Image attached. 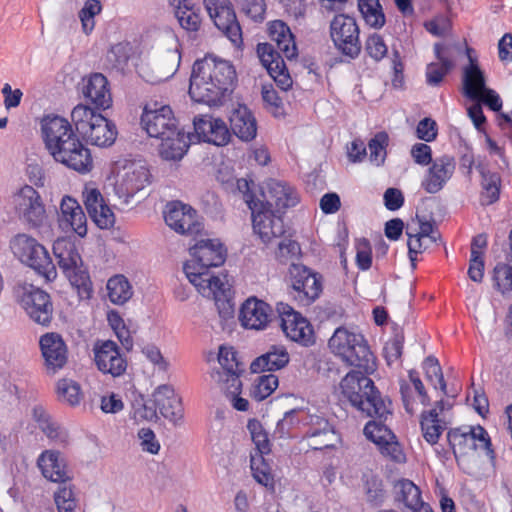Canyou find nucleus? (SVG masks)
<instances>
[{
  "mask_svg": "<svg viewBox=\"0 0 512 512\" xmlns=\"http://www.w3.org/2000/svg\"><path fill=\"white\" fill-rule=\"evenodd\" d=\"M58 227L64 233H74L79 237L87 234V218L76 199L64 196L60 202L58 213Z\"/></svg>",
  "mask_w": 512,
  "mask_h": 512,
  "instance_id": "393cba45",
  "label": "nucleus"
},
{
  "mask_svg": "<svg viewBox=\"0 0 512 512\" xmlns=\"http://www.w3.org/2000/svg\"><path fill=\"white\" fill-rule=\"evenodd\" d=\"M39 345L48 374H55L66 365L68 349L60 334L49 332L42 335Z\"/></svg>",
  "mask_w": 512,
  "mask_h": 512,
  "instance_id": "b1692460",
  "label": "nucleus"
},
{
  "mask_svg": "<svg viewBox=\"0 0 512 512\" xmlns=\"http://www.w3.org/2000/svg\"><path fill=\"white\" fill-rule=\"evenodd\" d=\"M263 197L270 209L275 206L277 209L293 207L299 202V196L296 190L281 180L269 179L265 183Z\"/></svg>",
  "mask_w": 512,
  "mask_h": 512,
  "instance_id": "7c9ffc66",
  "label": "nucleus"
},
{
  "mask_svg": "<svg viewBox=\"0 0 512 512\" xmlns=\"http://www.w3.org/2000/svg\"><path fill=\"white\" fill-rule=\"evenodd\" d=\"M367 54L375 61H381L388 53L383 37L377 33L369 35L365 42Z\"/></svg>",
  "mask_w": 512,
  "mask_h": 512,
  "instance_id": "680f3d73",
  "label": "nucleus"
},
{
  "mask_svg": "<svg viewBox=\"0 0 512 512\" xmlns=\"http://www.w3.org/2000/svg\"><path fill=\"white\" fill-rule=\"evenodd\" d=\"M83 198L89 216L99 228L107 229L114 225V213L98 189L85 186Z\"/></svg>",
  "mask_w": 512,
  "mask_h": 512,
  "instance_id": "c85d7f7f",
  "label": "nucleus"
},
{
  "mask_svg": "<svg viewBox=\"0 0 512 512\" xmlns=\"http://www.w3.org/2000/svg\"><path fill=\"white\" fill-rule=\"evenodd\" d=\"M262 98L274 116H279L283 113L282 101L272 86H263Z\"/></svg>",
  "mask_w": 512,
  "mask_h": 512,
  "instance_id": "69168bd1",
  "label": "nucleus"
},
{
  "mask_svg": "<svg viewBox=\"0 0 512 512\" xmlns=\"http://www.w3.org/2000/svg\"><path fill=\"white\" fill-rule=\"evenodd\" d=\"M358 9L365 23L371 28L380 29L385 24V15L379 0H358Z\"/></svg>",
  "mask_w": 512,
  "mask_h": 512,
  "instance_id": "a18cd8bd",
  "label": "nucleus"
},
{
  "mask_svg": "<svg viewBox=\"0 0 512 512\" xmlns=\"http://www.w3.org/2000/svg\"><path fill=\"white\" fill-rule=\"evenodd\" d=\"M150 171L145 162L125 161L118 171L114 190L122 203L128 204L136 193L150 183Z\"/></svg>",
  "mask_w": 512,
  "mask_h": 512,
  "instance_id": "2eb2a0df",
  "label": "nucleus"
},
{
  "mask_svg": "<svg viewBox=\"0 0 512 512\" xmlns=\"http://www.w3.org/2000/svg\"><path fill=\"white\" fill-rule=\"evenodd\" d=\"M389 143V136L386 132H378L368 142L369 161L379 167L381 166L387 156V146Z\"/></svg>",
  "mask_w": 512,
  "mask_h": 512,
  "instance_id": "864d4df0",
  "label": "nucleus"
},
{
  "mask_svg": "<svg viewBox=\"0 0 512 512\" xmlns=\"http://www.w3.org/2000/svg\"><path fill=\"white\" fill-rule=\"evenodd\" d=\"M193 124L199 139L204 142L216 146H224L230 140L229 129L226 123L220 118L200 115L194 118Z\"/></svg>",
  "mask_w": 512,
  "mask_h": 512,
  "instance_id": "cd10ccee",
  "label": "nucleus"
},
{
  "mask_svg": "<svg viewBox=\"0 0 512 512\" xmlns=\"http://www.w3.org/2000/svg\"><path fill=\"white\" fill-rule=\"evenodd\" d=\"M279 380L274 374L259 376L253 383L250 395L256 401H262L269 397L278 387Z\"/></svg>",
  "mask_w": 512,
  "mask_h": 512,
  "instance_id": "603ef678",
  "label": "nucleus"
},
{
  "mask_svg": "<svg viewBox=\"0 0 512 512\" xmlns=\"http://www.w3.org/2000/svg\"><path fill=\"white\" fill-rule=\"evenodd\" d=\"M164 220L172 230L183 235L197 234L202 228L196 210L179 201L166 205Z\"/></svg>",
  "mask_w": 512,
  "mask_h": 512,
  "instance_id": "4be33fe9",
  "label": "nucleus"
},
{
  "mask_svg": "<svg viewBox=\"0 0 512 512\" xmlns=\"http://www.w3.org/2000/svg\"><path fill=\"white\" fill-rule=\"evenodd\" d=\"M311 424L317 425V428H309L306 432L308 446L314 450H320L330 446V434L332 429L327 420L322 417H311Z\"/></svg>",
  "mask_w": 512,
  "mask_h": 512,
  "instance_id": "79ce46f5",
  "label": "nucleus"
},
{
  "mask_svg": "<svg viewBox=\"0 0 512 512\" xmlns=\"http://www.w3.org/2000/svg\"><path fill=\"white\" fill-rule=\"evenodd\" d=\"M289 274L294 297L299 302L308 305L319 297L322 284L316 273L303 265L292 264Z\"/></svg>",
  "mask_w": 512,
  "mask_h": 512,
  "instance_id": "412c9836",
  "label": "nucleus"
},
{
  "mask_svg": "<svg viewBox=\"0 0 512 512\" xmlns=\"http://www.w3.org/2000/svg\"><path fill=\"white\" fill-rule=\"evenodd\" d=\"M178 48L168 49L151 62H141L137 67L140 77L148 83L158 84L171 78L180 66Z\"/></svg>",
  "mask_w": 512,
  "mask_h": 512,
  "instance_id": "6ab92c4d",
  "label": "nucleus"
},
{
  "mask_svg": "<svg viewBox=\"0 0 512 512\" xmlns=\"http://www.w3.org/2000/svg\"><path fill=\"white\" fill-rule=\"evenodd\" d=\"M71 120L76 131L91 145L105 148L116 141V125L87 105H76L71 112Z\"/></svg>",
  "mask_w": 512,
  "mask_h": 512,
  "instance_id": "0eeeda50",
  "label": "nucleus"
},
{
  "mask_svg": "<svg viewBox=\"0 0 512 512\" xmlns=\"http://www.w3.org/2000/svg\"><path fill=\"white\" fill-rule=\"evenodd\" d=\"M247 429L249 430L251 439L255 444V451L253 453H261L262 455L269 454L270 442L268 434L264 430L262 424L258 420L252 419L248 421Z\"/></svg>",
  "mask_w": 512,
  "mask_h": 512,
  "instance_id": "5fc2aeb1",
  "label": "nucleus"
},
{
  "mask_svg": "<svg viewBox=\"0 0 512 512\" xmlns=\"http://www.w3.org/2000/svg\"><path fill=\"white\" fill-rule=\"evenodd\" d=\"M152 402L160 414L173 423H178L183 418L181 399L175 394L171 385L158 386L152 394Z\"/></svg>",
  "mask_w": 512,
  "mask_h": 512,
  "instance_id": "c756f323",
  "label": "nucleus"
},
{
  "mask_svg": "<svg viewBox=\"0 0 512 512\" xmlns=\"http://www.w3.org/2000/svg\"><path fill=\"white\" fill-rule=\"evenodd\" d=\"M230 126L233 133L243 141H251L256 137L257 124L251 111L239 105L230 116Z\"/></svg>",
  "mask_w": 512,
  "mask_h": 512,
  "instance_id": "c9c22d12",
  "label": "nucleus"
},
{
  "mask_svg": "<svg viewBox=\"0 0 512 512\" xmlns=\"http://www.w3.org/2000/svg\"><path fill=\"white\" fill-rule=\"evenodd\" d=\"M14 293L18 304L35 323L47 326L51 322L53 307L49 294L26 283L17 285Z\"/></svg>",
  "mask_w": 512,
  "mask_h": 512,
  "instance_id": "f8f14e48",
  "label": "nucleus"
},
{
  "mask_svg": "<svg viewBox=\"0 0 512 512\" xmlns=\"http://www.w3.org/2000/svg\"><path fill=\"white\" fill-rule=\"evenodd\" d=\"M14 212L30 228H39L47 219L46 207L40 193L31 185H24L12 196Z\"/></svg>",
  "mask_w": 512,
  "mask_h": 512,
  "instance_id": "9b49d317",
  "label": "nucleus"
},
{
  "mask_svg": "<svg viewBox=\"0 0 512 512\" xmlns=\"http://www.w3.org/2000/svg\"><path fill=\"white\" fill-rule=\"evenodd\" d=\"M272 307L256 297L248 298L241 306L239 321L246 329L264 330L272 320Z\"/></svg>",
  "mask_w": 512,
  "mask_h": 512,
  "instance_id": "a878e982",
  "label": "nucleus"
},
{
  "mask_svg": "<svg viewBox=\"0 0 512 512\" xmlns=\"http://www.w3.org/2000/svg\"><path fill=\"white\" fill-rule=\"evenodd\" d=\"M455 167L456 163L453 157L449 155L437 157L431 162V166L422 180V188L430 194L439 192L451 179Z\"/></svg>",
  "mask_w": 512,
  "mask_h": 512,
  "instance_id": "bb28decb",
  "label": "nucleus"
},
{
  "mask_svg": "<svg viewBox=\"0 0 512 512\" xmlns=\"http://www.w3.org/2000/svg\"><path fill=\"white\" fill-rule=\"evenodd\" d=\"M138 439L142 451L153 455L158 454L160 450V443L153 430L150 428H141L138 431Z\"/></svg>",
  "mask_w": 512,
  "mask_h": 512,
  "instance_id": "0e129e2a",
  "label": "nucleus"
},
{
  "mask_svg": "<svg viewBox=\"0 0 512 512\" xmlns=\"http://www.w3.org/2000/svg\"><path fill=\"white\" fill-rule=\"evenodd\" d=\"M141 123L150 137L160 138L175 134L176 119L169 105L151 101L146 104Z\"/></svg>",
  "mask_w": 512,
  "mask_h": 512,
  "instance_id": "a211bd4d",
  "label": "nucleus"
},
{
  "mask_svg": "<svg viewBox=\"0 0 512 512\" xmlns=\"http://www.w3.org/2000/svg\"><path fill=\"white\" fill-rule=\"evenodd\" d=\"M102 11V4L99 0H86L83 7L78 12L82 31L89 35L93 32L96 25V16Z\"/></svg>",
  "mask_w": 512,
  "mask_h": 512,
  "instance_id": "3c124183",
  "label": "nucleus"
},
{
  "mask_svg": "<svg viewBox=\"0 0 512 512\" xmlns=\"http://www.w3.org/2000/svg\"><path fill=\"white\" fill-rule=\"evenodd\" d=\"M439 411L444 410V401L436 403V407L421 414V430L424 439L431 445L438 442L441 434L446 429L447 423L439 417Z\"/></svg>",
  "mask_w": 512,
  "mask_h": 512,
  "instance_id": "e433bc0d",
  "label": "nucleus"
},
{
  "mask_svg": "<svg viewBox=\"0 0 512 512\" xmlns=\"http://www.w3.org/2000/svg\"><path fill=\"white\" fill-rule=\"evenodd\" d=\"M83 95L97 108L108 109L112 105V96L106 77L95 73L84 80Z\"/></svg>",
  "mask_w": 512,
  "mask_h": 512,
  "instance_id": "f704fd0d",
  "label": "nucleus"
},
{
  "mask_svg": "<svg viewBox=\"0 0 512 512\" xmlns=\"http://www.w3.org/2000/svg\"><path fill=\"white\" fill-rule=\"evenodd\" d=\"M290 357L287 349L282 345L272 346L266 353L257 357L251 363V371L259 373L265 370L274 371L284 368L289 363Z\"/></svg>",
  "mask_w": 512,
  "mask_h": 512,
  "instance_id": "4c0bfd02",
  "label": "nucleus"
},
{
  "mask_svg": "<svg viewBox=\"0 0 512 512\" xmlns=\"http://www.w3.org/2000/svg\"><path fill=\"white\" fill-rule=\"evenodd\" d=\"M93 351L96 366L102 373L118 377L126 371L127 361L114 341H98Z\"/></svg>",
  "mask_w": 512,
  "mask_h": 512,
  "instance_id": "5701e85b",
  "label": "nucleus"
},
{
  "mask_svg": "<svg viewBox=\"0 0 512 512\" xmlns=\"http://www.w3.org/2000/svg\"><path fill=\"white\" fill-rule=\"evenodd\" d=\"M109 300L116 305L125 304L133 295V289L124 275L112 276L106 285Z\"/></svg>",
  "mask_w": 512,
  "mask_h": 512,
  "instance_id": "c03bdc74",
  "label": "nucleus"
},
{
  "mask_svg": "<svg viewBox=\"0 0 512 512\" xmlns=\"http://www.w3.org/2000/svg\"><path fill=\"white\" fill-rule=\"evenodd\" d=\"M330 37L335 48L344 56L355 59L361 52L360 30L355 18L337 14L330 22Z\"/></svg>",
  "mask_w": 512,
  "mask_h": 512,
  "instance_id": "ddd939ff",
  "label": "nucleus"
},
{
  "mask_svg": "<svg viewBox=\"0 0 512 512\" xmlns=\"http://www.w3.org/2000/svg\"><path fill=\"white\" fill-rule=\"evenodd\" d=\"M395 498L410 511L425 504L420 488L409 479H400L394 485Z\"/></svg>",
  "mask_w": 512,
  "mask_h": 512,
  "instance_id": "a19ab883",
  "label": "nucleus"
},
{
  "mask_svg": "<svg viewBox=\"0 0 512 512\" xmlns=\"http://www.w3.org/2000/svg\"><path fill=\"white\" fill-rule=\"evenodd\" d=\"M56 391L58 399L70 406L79 405L83 399L80 385L71 379H60Z\"/></svg>",
  "mask_w": 512,
  "mask_h": 512,
  "instance_id": "09e8293b",
  "label": "nucleus"
},
{
  "mask_svg": "<svg viewBox=\"0 0 512 512\" xmlns=\"http://www.w3.org/2000/svg\"><path fill=\"white\" fill-rule=\"evenodd\" d=\"M411 230L412 225H408L406 229V234L408 236V253L412 268L415 269L417 254L424 252L431 244L435 243L437 240L430 237L415 236Z\"/></svg>",
  "mask_w": 512,
  "mask_h": 512,
  "instance_id": "6e6d98bb",
  "label": "nucleus"
},
{
  "mask_svg": "<svg viewBox=\"0 0 512 512\" xmlns=\"http://www.w3.org/2000/svg\"><path fill=\"white\" fill-rule=\"evenodd\" d=\"M268 30L270 39L276 43L278 51L271 44L260 43L257 46V54L277 86L287 91L292 85V79L280 53L291 60L297 56V46L290 28L284 22L273 21L269 24Z\"/></svg>",
  "mask_w": 512,
  "mask_h": 512,
  "instance_id": "20e7f679",
  "label": "nucleus"
},
{
  "mask_svg": "<svg viewBox=\"0 0 512 512\" xmlns=\"http://www.w3.org/2000/svg\"><path fill=\"white\" fill-rule=\"evenodd\" d=\"M37 465L42 475L52 482L64 483L70 479L65 459L58 451H43L37 459Z\"/></svg>",
  "mask_w": 512,
  "mask_h": 512,
  "instance_id": "473e14b6",
  "label": "nucleus"
},
{
  "mask_svg": "<svg viewBox=\"0 0 512 512\" xmlns=\"http://www.w3.org/2000/svg\"><path fill=\"white\" fill-rule=\"evenodd\" d=\"M447 439L459 465L461 458L473 453L477 449L484 450L488 456L493 458L490 437L487 431L480 425L451 429L447 433Z\"/></svg>",
  "mask_w": 512,
  "mask_h": 512,
  "instance_id": "9d476101",
  "label": "nucleus"
},
{
  "mask_svg": "<svg viewBox=\"0 0 512 512\" xmlns=\"http://www.w3.org/2000/svg\"><path fill=\"white\" fill-rule=\"evenodd\" d=\"M3 95V105L6 110L17 108L23 98V92L16 88L13 89L9 83H5L1 89Z\"/></svg>",
  "mask_w": 512,
  "mask_h": 512,
  "instance_id": "774afa93",
  "label": "nucleus"
},
{
  "mask_svg": "<svg viewBox=\"0 0 512 512\" xmlns=\"http://www.w3.org/2000/svg\"><path fill=\"white\" fill-rule=\"evenodd\" d=\"M356 263L361 270H368L372 264V252L369 242L361 239L356 245Z\"/></svg>",
  "mask_w": 512,
  "mask_h": 512,
  "instance_id": "338daca9",
  "label": "nucleus"
},
{
  "mask_svg": "<svg viewBox=\"0 0 512 512\" xmlns=\"http://www.w3.org/2000/svg\"><path fill=\"white\" fill-rule=\"evenodd\" d=\"M175 17L181 27L187 31H197L201 25L200 15L192 5L184 7L182 10H176Z\"/></svg>",
  "mask_w": 512,
  "mask_h": 512,
  "instance_id": "e2e57ef3",
  "label": "nucleus"
},
{
  "mask_svg": "<svg viewBox=\"0 0 512 512\" xmlns=\"http://www.w3.org/2000/svg\"><path fill=\"white\" fill-rule=\"evenodd\" d=\"M463 94L469 99H476L487 89L484 72L478 64L470 58V63L463 69Z\"/></svg>",
  "mask_w": 512,
  "mask_h": 512,
  "instance_id": "ea45409f",
  "label": "nucleus"
},
{
  "mask_svg": "<svg viewBox=\"0 0 512 512\" xmlns=\"http://www.w3.org/2000/svg\"><path fill=\"white\" fill-rule=\"evenodd\" d=\"M363 370H351L340 382L342 395L353 407L369 417H384L390 415V402L381 397L374 382Z\"/></svg>",
  "mask_w": 512,
  "mask_h": 512,
  "instance_id": "39448f33",
  "label": "nucleus"
},
{
  "mask_svg": "<svg viewBox=\"0 0 512 512\" xmlns=\"http://www.w3.org/2000/svg\"><path fill=\"white\" fill-rule=\"evenodd\" d=\"M215 26L235 45L242 43V32L229 0H204Z\"/></svg>",
  "mask_w": 512,
  "mask_h": 512,
  "instance_id": "aec40b11",
  "label": "nucleus"
},
{
  "mask_svg": "<svg viewBox=\"0 0 512 512\" xmlns=\"http://www.w3.org/2000/svg\"><path fill=\"white\" fill-rule=\"evenodd\" d=\"M387 416L388 415H385L382 418L377 417L379 420L367 422L363 433L368 440L378 447L383 457L395 463H404L406 461V454L402 446L398 442L395 434L382 422Z\"/></svg>",
  "mask_w": 512,
  "mask_h": 512,
  "instance_id": "f3484780",
  "label": "nucleus"
},
{
  "mask_svg": "<svg viewBox=\"0 0 512 512\" xmlns=\"http://www.w3.org/2000/svg\"><path fill=\"white\" fill-rule=\"evenodd\" d=\"M159 139V153L165 160H180L190 145L189 135L179 130H176L175 134L165 135Z\"/></svg>",
  "mask_w": 512,
  "mask_h": 512,
  "instance_id": "58836bf2",
  "label": "nucleus"
},
{
  "mask_svg": "<svg viewBox=\"0 0 512 512\" xmlns=\"http://www.w3.org/2000/svg\"><path fill=\"white\" fill-rule=\"evenodd\" d=\"M53 254L63 274L78 289L80 297L89 299L93 292L92 284L75 244L67 238H58L53 244Z\"/></svg>",
  "mask_w": 512,
  "mask_h": 512,
  "instance_id": "1a4fd4ad",
  "label": "nucleus"
},
{
  "mask_svg": "<svg viewBox=\"0 0 512 512\" xmlns=\"http://www.w3.org/2000/svg\"><path fill=\"white\" fill-rule=\"evenodd\" d=\"M250 468L252 471L253 478L259 484L273 488L274 477L272 469L269 463L264 459V455L261 453L250 454Z\"/></svg>",
  "mask_w": 512,
  "mask_h": 512,
  "instance_id": "49530a36",
  "label": "nucleus"
},
{
  "mask_svg": "<svg viewBox=\"0 0 512 512\" xmlns=\"http://www.w3.org/2000/svg\"><path fill=\"white\" fill-rule=\"evenodd\" d=\"M400 393L404 408L409 414L415 412L417 400L422 405H427L430 400L418 373L413 370L409 371V382L400 381Z\"/></svg>",
  "mask_w": 512,
  "mask_h": 512,
  "instance_id": "72a5a7b5",
  "label": "nucleus"
},
{
  "mask_svg": "<svg viewBox=\"0 0 512 512\" xmlns=\"http://www.w3.org/2000/svg\"><path fill=\"white\" fill-rule=\"evenodd\" d=\"M362 479L367 502L373 505H380L386 497L383 480L371 472L365 473Z\"/></svg>",
  "mask_w": 512,
  "mask_h": 512,
  "instance_id": "de8ad7c7",
  "label": "nucleus"
},
{
  "mask_svg": "<svg viewBox=\"0 0 512 512\" xmlns=\"http://www.w3.org/2000/svg\"><path fill=\"white\" fill-rule=\"evenodd\" d=\"M328 346L331 352L348 366H353L372 374L376 368V357L363 334L346 327H338Z\"/></svg>",
  "mask_w": 512,
  "mask_h": 512,
  "instance_id": "423d86ee",
  "label": "nucleus"
},
{
  "mask_svg": "<svg viewBox=\"0 0 512 512\" xmlns=\"http://www.w3.org/2000/svg\"><path fill=\"white\" fill-rule=\"evenodd\" d=\"M13 255L23 264L33 269L46 282L57 278V269L48 250L34 237L21 233L10 241Z\"/></svg>",
  "mask_w": 512,
  "mask_h": 512,
  "instance_id": "6e6552de",
  "label": "nucleus"
},
{
  "mask_svg": "<svg viewBox=\"0 0 512 512\" xmlns=\"http://www.w3.org/2000/svg\"><path fill=\"white\" fill-rule=\"evenodd\" d=\"M108 322L122 345L126 349H130L133 345L132 336L120 314L118 312L111 311L108 314Z\"/></svg>",
  "mask_w": 512,
  "mask_h": 512,
  "instance_id": "bf43d9fd",
  "label": "nucleus"
},
{
  "mask_svg": "<svg viewBox=\"0 0 512 512\" xmlns=\"http://www.w3.org/2000/svg\"><path fill=\"white\" fill-rule=\"evenodd\" d=\"M54 502L58 512H75L77 502L70 487H60L54 493Z\"/></svg>",
  "mask_w": 512,
  "mask_h": 512,
  "instance_id": "052dcab7",
  "label": "nucleus"
},
{
  "mask_svg": "<svg viewBox=\"0 0 512 512\" xmlns=\"http://www.w3.org/2000/svg\"><path fill=\"white\" fill-rule=\"evenodd\" d=\"M41 131L45 147L56 162L81 174L92 170L90 149L82 143L67 119L45 116L41 120Z\"/></svg>",
  "mask_w": 512,
  "mask_h": 512,
  "instance_id": "f03ea898",
  "label": "nucleus"
},
{
  "mask_svg": "<svg viewBox=\"0 0 512 512\" xmlns=\"http://www.w3.org/2000/svg\"><path fill=\"white\" fill-rule=\"evenodd\" d=\"M483 188L482 202L486 205L493 204L499 199L501 178L499 174L481 170Z\"/></svg>",
  "mask_w": 512,
  "mask_h": 512,
  "instance_id": "8fccbe9b",
  "label": "nucleus"
},
{
  "mask_svg": "<svg viewBox=\"0 0 512 512\" xmlns=\"http://www.w3.org/2000/svg\"><path fill=\"white\" fill-rule=\"evenodd\" d=\"M510 257L512 260V230L509 234ZM494 281L497 288L503 293L512 292V267L497 265L494 269Z\"/></svg>",
  "mask_w": 512,
  "mask_h": 512,
  "instance_id": "13d9d810",
  "label": "nucleus"
},
{
  "mask_svg": "<svg viewBox=\"0 0 512 512\" xmlns=\"http://www.w3.org/2000/svg\"><path fill=\"white\" fill-rule=\"evenodd\" d=\"M33 418L38 423L39 428L50 440L57 443H66L67 432L56 422L51 420L50 415L44 408L40 406L34 407Z\"/></svg>",
  "mask_w": 512,
  "mask_h": 512,
  "instance_id": "37998d69",
  "label": "nucleus"
},
{
  "mask_svg": "<svg viewBox=\"0 0 512 512\" xmlns=\"http://www.w3.org/2000/svg\"><path fill=\"white\" fill-rule=\"evenodd\" d=\"M247 205L252 213L253 231L264 244L272 243L283 236L285 227L283 219L276 215L263 201L247 198Z\"/></svg>",
  "mask_w": 512,
  "mask_h": 512,
  "instance_id": "dca6fc26",
  "label": "nucleus"
},
{
  "mask_svg": "<svg viewBox=\"0 0 512 512\" xmlns=\"http://www.w3.org/2000/svg\"><path fill=\"white\" fill-rule=\"evenodd\" d=\"M277 312L280 318L281 330L288 340L302 347H310L315 344V331L306 317L284 303L278 304Z\"/></svg>",
  "mask_w": 512,
  "mask_h": 512,
  "instance_id": "4468645a",
  "label": "nucleus"
},
{
  "mask_svg": "<svg viewBox=\"0 0 512 512\" xmlns=\"http://www.w3.org/2000/svg\"><path fill=\"white\" fill-rule=\"evenodd\" d=\"M423 369L426 379L435 387L439 385L440 390L447 394L442 369L438 360L432 356L427 357L423 362Z\"/></svg>",
  "mask_w": 512,
  "mask_h": 512,
  "instance_id": "4d7b16f0",
  "label": "nucleus"
},
{
  "mask_svg": "<svg viewBox=\"0 0 512 512\" xmlns=\"http://www.w3.org/2000/svg\"><path fill=\"white\" fill-rule=\"evenodd\" d=\"M189 253L190 259L184 263L183 271L203 297L214 301L224 328L235 314L231 285L226 275H213L209 269L224 263L226 250L219 240L206 239L198 241Z\"/></svg>",
  "mask_w": 512,
  "mask_h": 512,
  "instance_id": "f257e3e1",
  "label": "nucleus"
},
{
  "mask_svg": "<svg viewBox=\"0 0 512 512\" xmlns=\"http://www.w3.org/2000/svg\"><path fill=\"white\" fill-rule=\"evenodd\" d=\"M218 362L223 372H213L211 377L217 382L231 383V386L242 387L239 374L243 371V367L237 359L236 351L232 347L220 346Z\"/></svg>",
  "mask_w": 512,
  "mask_h": 512,
  "instance_id": "2f4dec72",
  "label": "nucleus"
},
{
  "mask_svg": "<svg viewBox=\"0 0 512 512\" xmlns=\"http://www.w3.org/2000/svg\"><path fill=\"white\" fill-rule=\"evenodd\" d=\"M235 78V69L229 61L208 55L193 65L189 95L195 102L217 105Z\"/></svg>",
  "mask_w": 512,
  "mask_h": 512,
  "instance_id": "7ed1b4c3",
  "label": "nucleus"
}]
</instances>
